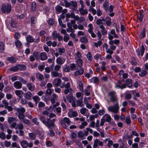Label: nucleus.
Returning <instances> with one entry per match:
<instances>
[{
  "label": "nucleus",
  "mask_w": 148,
  "mask_h": 148,
  "mask_svg": "<svg viewBox=\"0 0 148 148\" xmlns=\"http://www.w3.org/2000/svg\"><path fill=\"white\" fill-rule=\"evenodd\" d=\"M119 103L116 102L114 106H111L108 108V111L115 114H117L119 111Z\"/></svg>",
  "instance_id": "f257e3e1"
},
{
  "label": "nucleus",
  "mask_w": 148,
  "mask_h": 148,
  "mask_svg": "<svg viewBox=\"0 0 148 148\" xmlns=\"http://www.w3.org/2000/svg\"><path fill=\"white\" fill-rule=\"evenodd\" d=\"M61 125L63 127L64 129H67V126L66 124V123L68 125H69L73 123L69 118L65 117L61 120L60 121Z\"/></svg>",
  "instance_id": "f03ea898"
},
{
  "label": "nucleus",
  "mask_w": 148,
  "mask_h": 148,
  "mask_svg": "<svg viewBox=\"0 0 148 148\" xmlns=\"http://www.w3.org/2000/svg\"><path fill=\"white\" fill-rule=\"evenodd\" d=\"M1 10L3 13L10 12L11 10V5L10 4H7L6 5L5 4H3L1 8Z\"/></svg>",
  "instance_id": "7ed1b4c3"
},
{
  "label": "nucleus",
  "mask_w": 148,
  "mask_h": 148,
  "mask_svg": "<svg viewBox=\"0 0 148 148\" xmlns=\"http://www.w3.org/2000/svg\"><path fill=\"white\" fill-rule=\"evenodd\" d=\"M20 143L21 146L23 148H26L28 147L30 148H31L33 146V143L32 142H30L28 143L25 140H23L20 141Z\"/></svg>",
  "instance_id": "20e7f679"
},
{
  "label": "nucleus",
  "mask_w": 148,
  "mask_h": 148,
  "mask_svg": "<svg viewBox=\"0 0 148 148\" xmlns=\"http://www.w3.org/2000/svg\"><path fill=\"white\" fill-rule=\"evenodd\" d=\"M25 66L23 65H17L10 68V70L13 72L16 71L18 70H23L24 69Z\"/></svg>",
  "instance_id": "39448f33"
},
{
  "label": "nucleus",
  "mask_w": 148,
  "mask_h": 148,
  "mask_svg": "<svg viewBox=\"0 0 148 148\" xmlns=\"http://www.w3.org/2000/svg\"><path fill=\"white\" fill-rule=\"evenodd\" d=\"M98 145L100 146H103V143L100 141L99 139H96L94 141L93 148H97Z\"/></svg>",
  "instance_id": "423d86ee"
},
{
  "label": "nucleus",
  "mask_w": 148,
  "mask_h": 148,
  "mask_svg": "<svg viewBox=\"0 0 148 148\" xmlns=\"http://www.w3.org/2000/svg\"><path fill=\"white\" fill-rule=\"evenodd\" d=\"M108 95L110 97V99L112 102H114L117 101V99L115 92L114 91L110 92Z\"/></svg>",
  "instance_id": "0eeeda50"
},
{
  "label": "nucleus",
  "mask_w": 148,
  "mask_h": 148,
  "mask_svg": "<svg viewBox=\"0 0 148 148\" xmlns=\"http://www.w3.org/2000/svg\"><path fill=\"white\" fill-rule=\"evenodd\" d=\"M45 125L49 128H53L54 126V123H53L51 121V120L49 118L47 119V121Z\"/></svg>",
  "instance_id": "6e6552de"
},
{
  "label": "nucleus",
  "mask_w": 148,
  "mask_h": 148,
  "mask_svg": "<svg viewBox=\"0 0 148 148\" xmlns=\"http://www.w3.org/2000/svg\"><path fill=\"white\" fill-rule=\"evenodd\" d=\"M62 82V80L60 79L56 78L53 81L52 83L54 87H58L60 85Z\"/></svg>",
  "instance_id": "1a4fd4ad"
},
{
  "label": "nucleus",
  "mask_w": 148,
  "mask_h": 148,
  "mask_svg": "<svg viewBox=\"0 0 148 148\" xmlns=\"http://www.w3.org/2000/svg\"><path fill=\"white\" fill-rule=\"evenodd\" d=\"M51 76L53 77H61L62 76V75L61 73H59L58 71H53L51 72Z\"/></svg>",
  "instance_id": "9d476101"
},
{
  "label": "nucleus",
  "mask_w": 148,
  "mask_h": 148,
  "mask_svg": "<svg viewBox=\"0 0 148 148\" xmlns=\"http://www.w3.org/2000/svg\"><path fill=\"white\" fill-rule=\"evenodd\" d=\"M22 86V83L19 81H16L14 83V86L16 89L21 88Z\"/></svg>",
  "instance_id": "9b49d317"
},
{
  "label": "nucleus",
  "mask_w": 148,
  "mask_h": 148,
  "mask_svg": "<svg viewBox=\"0 0 148 148\" xmlns=\"http://www.w3.org/2000/svg\"><path fill=\"white\" fill-rule=\"evenodd\" d=\"M65 62V59L60 57H59L56 59V62L59 65L62 64Z\"/></svg>",
  "instance_id": "f8f14e48"
},
{
  "label": "nucleus",
  "mask_w": 148,
  "mask_h": 148,
  "mask_svg": "<svg viewBox=\"0 0 148 148\" xmlns=\"http://www.w3.org/2000/svg\"><path fill=\"white\" fill-rule=\"evenodd\" d=\"M27 86L29 90L33 91L35 88V85L31 83H29L27 84Z\"/></svg>",
  "instance_id": "ddd939ff"
},
{
  "label": "nucleus",
  "mask_w": 148,
  "mask_h": 148,
  "mask_svg": "<svg viewBox=\"0 0 148 148\" xmlns=\"http://www.w3.org/2000/svg\"><path fill=\"white\" fill-rule=\"evenodd\" d=\"M68 114L69 117H72L76 116L77 115V111L70 110L68 112Z\"/></svg>",
  "instance_id": "4468645a"
},
{
  "label": "nucleus",
  "mask_w": 148,
  "mask_h": 148,
  "mask_svg": "<svg viewBox=\"0 0 148 148\" xmlns=\"http://www.w3.org/2000/svg\"><path fill=\"white\" fill-rule=\"evenodd\" d=\"M80 14L82 15H85L88 14V11L86 9H84V8H80L79 10Z\"/></svg>",
  "instance_id": "2eb2a0df"
},
{
  "label": "nucleus",
  "mask_w": 148,
  "mask_h": 148,
  "mask_svg": "<svg viewBox=\"0 0 148 148\" xmlns=\"http://www.w3.org/2000/svg\"><path fill=\"white\" fill-rule=\"evenodd\" d=\"M32 96V93L30 92H28L25 93L24 97L26 99L30 100L31 99Z\"/></svg>",
  "instance_id": "dca6fc26"
},
{
  "label": "nucleus",
  "mask_w": 148,
  "mask_h": 148,
  "mask_svg": "<svg viewBox=\"0 0 148 148\" xmlns=\"http://www.w3.org/2000/svg\"><path fill=\"white\" fill-rule=\"evenodd\" d=\"M102 118L107 122L111 121V118L110 115L108 114H106L103 116Z\"/></svg>",
  "instance_id": "f3484780"
},
{
  "label": "nucleus",
  "mask_w": 148,
  "mask_h": 148,
  "mask_svg": "<svg viewBox=\"0 0 148 148\" xmlns=\"http://www.w3.org/2000/svg\"><path fill=\"white\" fill-rule=\"evenodd\" d=\"M23 92L21 90H16L15 91V93L18 97L19 99H21L22 97V95Z\"/></svg>",
  "instance_id": "a211bd4d"
},
{
  "label": "nucleus",
  "mask_w": 148,
  "mask_h": 148,
  "mask_svg": "<svg viewBox=\"0 0 148 148\" xmlns=\"http://www.w3.org/2000/svg\"><path fill=\"white\" fill-rule=\"evenodd\" d=\"M84 73V69L82 68L79 70L76 71L75 73V74L76 76L82 75Z\"/></svg>",
  "instance_id": "6ab92c4d"
},
{
  "label": "nucleus",
  "mask_w": 148,
  "mask_h": 148,
  "mask_svg": "<svg viewBox=\"0 0 148 148\" xmlns=\"http://www.w3.org/2000/svg\"><path fill=\"white\" fill-rule=\"evenodd\" d=\"M28 136L29 139L31 140H34L36 139V135L34 132L29 133Z\"/></svg>",
  "instance_id": "aec40b11"
},
{
  "label": "nucleus",
  "mask_w": 148,
  "mask_h": 148,
  "mask_svg": "<svg viewBox=\"0 0 148 148\" xmlns=\"http://www.w3.org/2000/svg\"><path fill=\"white\" fill-rule=\"evenodd\" d=\"M52 98L51 99V102L52 103H55L58 98V96L55 93L52 94Z\"/></svg>",
  "instance_id": "412c9836"
},
{
  "label": "nucleus",
  "mask_w": 148,
  "mask_h": 148,
  "mask_svg": "<svg viewBox=\"0 0 148 148\" xmlns=\"http://www.w3.org/2000/svg\"><path fill=\"white\" fill-rule=\"evenodd\" d=\"M91 87V86L88 85L86 88L84 90V92L85 94L87 96H89L90 94V88Z\"/></svg>",
  "instance_id": "4be33fe9"
},
{
  "label": "nucleus",
  "mask_w": 148,
  "mask_h": 148,
  "mask_svg": "<svg viewBox=\"0 0 148 148\" xmlns=\"http://www.w3.org/2000/svg\"><path fill=\"white\" fill-rule=\"evenodd\" d=\"M40 60H44L47 58V56L46 53L45 52L41 53L40 54Z\"/></svg>",
  "instance_id": "5701e85b"
},
{
  "label": "nucleus",
  "mask_w": 148,
  "mask_h": 148,
  "mask_svg": "<svg viewBox=\"0 0 148 148\" xmlns=\"http://www.w3.org/2000/svg\"><path fill=\"white\" fill-rule=\"evenodd\" d=\"M109 36L108 38L110 41L109 42V44L110 46L114 45L113 44H114V40H112V39L113 38V36L111 35L109 33L108 34Z\"/></svg>",
  "instance_id": "b1692460"
},
{
  "label": "nucleus",
  "mask_w": 148,
  "mask_h": 148,
  "mask_svg": "<svg viewBox=\"0 0 148 148\" xmlns=\"http://www.w3.org/2000/svg\"><path fill=\"white\" fill-rule=\"evenodd\" d=\"M144 50L145 49L143 47H142V49L141 50H137V54L138 55V56H139L140 55L141 56H143V55L144 52Z\"/></svg>",
  "instance_id": "393cba45"
},
{
  "label": "nucleus",
  "mask_w": 148,
  "mask_h": 148,
  "mask_svg": "<svg viewBox=\"0 0 148 148\" xmlns=\"http://www.w3.org/2000/svg\"><path fill=\"white\" fill-rule=\"evenodd\" d=\"M71 5L74 7V8H72V10L74 11H75L77 9V3L76 2L73 1H71Z\"/></svg>",
  "instance_id": "a878e982"
},
{
  "label": "nucleus",
  "mask_w": 148,
  "mask_h": 148,
  "mask_svg": "<svg viewBox=\"0 0 148 148\" xmlns=\"http://www.w3.org/2000/svg\"><path fill=\"white\" fill-rule=\"evenodd\" d=\"M26 40L27 42L31 43L34 42V39L30 35H28L26 38Z\"/></svg>",
  "instance_id": "bb28decb"
},
{
  "label": "nucleus",
  "mask_w": 148,
  "mask_h": 148,
  "mask_svg": "<svg viewBox=\"0 0 148 148\" xmlns=\"http://www.w3.org/2000/svg\"><path fill=\"white\" fill-rule=\"evenodd\" d=\"M126 85L129 88H131L132 86V81L131 80L129 79H127L125 81Z\"/></svg>",
  "instance_id": "cd10ccee"
},
{
  "label": "nucleus",
  "mask_w": 148,
  "mask_h": 148,
  "mask_svg": "<svg viewBox=\"0 0 148 148\" xmlns=\"http://www.w3.org/2000/svg\"><path fill=\"white\" fill-rule=\"evenodd\" d=\"M66 98L68 101L69 103H71L73 101H75V98L72 96L69 97L66 96Z\"/></svg>",
  "instance_id": "c85d7f7f"
},
{
  "label": "nucleus",
  "mask_w": 148,
  "mask_h": 148,
  "mask_svg": "<svg viewBox=\"0 0 148 148\" xmlns=\"http://www.w3.org/2000/svg\"><path fill=\"white\" fill-rule=\"evenodd\" d=\"M32 99L36 105L37 104L38 101L40 100V97L37 95H35L33 96L32 97Z\"/></svg>",
  "instance_id": "c756f323"
},
{
  "label": "nucleus",
  "mask_w": 148,
  "mask_h": 148,
  "mask_svg": "<svg viewBox=\"0 0 148 148\" xmlns=\"http://www.w3.org/2000/svg\"><path fill=\"white\" fill-rule=\"evenodd\" d=\"M7 60L11 63H14L16 62L15 58L13 57H8Z\"/></svg>",
  "instance_id": "7c9ffc66"
},
{
  "label": "nucleus",
  "mask_w": 148,
  "mask_h": 148,
  "mask_svg": "<svg viewBox=\"0 0 148 148\" xmlns=\"http://www.w3.org/2000/svg\"><path fill=\"white\" fill-rule=\"evenodd\" d=\"M39 119L45 125L46 123L47 119L43 116H39Z\"/></svg>",
  "instance_id": "2f4dec72"
},
{
  "label": "nucleus",
  "mask_w": 148,
  "mask_h": 148,
  "mask_svg": "<svg viewBox=\"0 0 148 148\" xmlns=\"http://www.w3.org/2000/svg\"><path fill=\"white\" fill-rule=\"evenodd\" d=\"M99 27L101 29V32L103 35L107 34V31L105 29V27L103 25H100Z\"/></svg>",
  "instance_id": "473e14b6"
},
{
  "label": "nucleus",
  "mask_w": 148,
  "mask_h": 148,
  "mask_svg": "<svg viewBox=\"0 0 148 148\" xmlns=\"http://www.w3.org/2000/svg\"><path fill=\"white\" fill-rule=\"evenodd\" d=\"M143 10H140L139 11V15H138V18L140 21H142L143 20Z\"/></svg>",
  "instance_id": "72a5a7b5"
},
{
  "label": "nucleus",
  "mask_w": 148,
  "mask_h": 148,
  "mask_svg": "<svg viewBox=\"0 0 148 148\" xmlns=\"http://www.w3.org/2000/svg\"><path fill=\"white\" fill-rule=\"evenodd\" d=\"M106 23L108 26L110 25L111 24V18L109 17H108L105 19Z\"/></svg>",
  "instance_id": "f704fd0d"
},
{
  "label": "nucleus",
  "mask_w": 148,
  "mask_h": 148,
  "mask_svg": "<svg viewBox=\"0 0 148 148\" xmlns=\"http://www.w3.org/2000/svg\"><path fill=\"white\" fill-rule=\"evenodd\" d=\"M103 47L105 48L106 49V52L107 53H111L112 51H111L109 48H108V45L106 43H104L103 45Z\"/></svg>",
  "instance_id": "c9c22d12"
},
{
  "label": "nucleus",
  "mask_w": 148,
  "mask_h": 148,
  "mask_svg": "<svg viewBox=\"0 0 148 148\" xmlns=\"http://www.w3.org/2000/svg\"><path fill=\"white\" fill-rule=\"evenodd\" d=\"M16 121V118L13 117H10L8 118V122L10 123H11Z\"/></svg>",
  "instance_id": "e433bc0d"
},
{
  "label": "nucleus",
  "mask_w": 148,
  "mask_h": 148,
  "mask_svg": "<svg viewBox=\"0 0 148 148\" xmlns=\"http://www.w3.org/2000/svg\"><path fill=\"white\" fill-rule=\"evenodd\" d=\"M109 5V3L107 1H106L103 4V6L106 10V11H108V7Z\"/></svg>",
  "instance_id": "4c0bfd02"
},
{
  "label": "nucleus",
  "mask_w": 148,
  "mask_h": 148,
  "mask_svg": "<svg viewBox=\"0 0 148 148\" xmlns=\"http://www.w3.org/2000/svg\"><path fill=\"white\" fill-rule=\"evenodd\" d=\"M16 110L18 113L23 114L25 111V108L23 107L18 108L16 109Z\"/></svg>",
  "instance_id": "58836bf2"
},
{
  "label": "nucleus",
  "mask_w": 148,
  "mask_h": 148,
  "mask_svg": "<svg viewBox=\"0 0 148 148\" xmlns=\"http://www.w3.org/2000/svg\"><path fill=\"white\" fill-rule=\"evenodd\" d=\"M91 82L95 84H98L99 83V79L98 77H94L91 79Z\"/></svg>",
  "instance_id": "ea45409f"
},
{
  "label": "nucleus",
  "mask_w": 148,
  "mask_h": 148,
  "mask_svg": "<svg viewBox=\"0 0 148 148\" xmlns=\"http://www.w3.org/2000/svg\"><path fill=\"white\" fill-rule=\"evenodd\" d=\"M56 12L58 13H59L61 12L62 10V8L59 5H57L55 8Z\"/></svg>",
  "instance_id": "a19ab883"
},
{
  "label": "nucleus",
  "mask_w": 148,
  "mask_h": 148,
  "mask_svg": "<svg viewBox=\"0 0 148 148\" xmlns=\"http://www.w3.org/2000/svg\"><path fill=\"white\" fill-rule=\"evenodd\" d=\"M93 74V72L92 70L90 69L89 70V73H87L85 75V77L88 78H89L90 77H91Z\"/></svg>",
  "instance_id": "79ce46f5"
},
{
  "label": "nucleus",
  "mask_w": 148,
  "mask_h": 148,
  "mask_svg": "<svg viewBox=\"0 0 148 148\" xmlns=\"http://www.w3.org/2000/svg\"><path fill=\"white\" fill-rule=\"evenodd\" d=\"M36 76L37 78H38L40 80H42L44 79L43 75L40 73H37L36 75Z\"/></svg>",
  "instance_id": "37998d69"
},
{
  "label": "nucleus",
  "mask_w": 148,
  "mask_h": 148,
  "mask_svg": "<svg viewBox=\"0 0 148 148\" xmlns=\"http://www.w3.org/2000/svg\"><path fill=\"white\" fill-rule=\"evenodd\" d=\"M87 125L88 123H87V122H83L82 123V124L79 126V127L80 129H82L84 128L85 126H87Z\"/></svg>",
  "instance_id": "c03bdc74"
},
{
  "label": "nucleus",
  "mask_w": 148,
  "mask_h": 148,
  "mask_svg": "<svg viewBox=\"0 0 148 148\" xmlns=\"http://www.w3.org/2000/svg\"><path fill=\"white\" fill-rule=\"evenodd\" d=\"M116 88H120L121 89H123L126 88V85L125 84H122V85H121L120 84H118L116 85Z\"/></svg>",
  "instance_id": "a18cd8bd"
},
{
  "label": "nucleus",
  "mask_w": 148,
  "mask_h": 148,
  "mask_svg": "<svg viewBox=\"0 0 148 148\" xmlns=\"http://www.w3.org/2000/svg\"><path fill=\"white\" fill-rule=\"evenodd\" d=\"M147 72L145 70H142L140 71L139 73V75L141 77H143L146 75Z\"/></svg>",
  "instance_id": "49530a36"
},
{
  "label": "nucleus",
  "mask_w": 148,
  "mask_h": 148,
  "mask_svg": "<svg viewBox=\"0 0 148 148\" xmlns=\"http://www.w3.org/2000/svg\"><path fill=\"white\" fill-rule=\"evenodd\" d=\"M89 11L91 12L93 15H95L97 12L96 10L91 6H90L89 8Z\"/></svg>",
  "instance_id": "de8ad7c7"
},
{
  "label": "nucleus",
  "mask_w": 148,
  "mask_h": 148,
  "mask_svg": "<svg viewBox=\"0 0 148 148\" xmlns=\"http://www.w3.org/2000/svg\"><path fill=\"white\" fill-rule=\"evenodd\" d=\"M110 34L113 35V37L115 38H118V36L116 33L114 29L111 30L110 32Z\"/></svg>",
  "instance_id": "09e8293b"
},
{
  "label": "nucleus",
  "mask_w": 148,
  "mask_h": 148,
  "mask_svg": "<svg viewBox=\"0 0 148 148\" xmlns=\"http://www.w3.org/2000/svg\"><path fill=\"white\" fill-rule=\"evenodd\" d=\"M5 49V44L2 42H0V50L3 51Z\"/></svg>",
  "instance_id": "8fccbe9b"
},
{
  "label": "nucleus",
  "mask_w": 148,
  "mask_h": 148,
  "mask_svg": "<svg viewBox=\"0 0 148 148\" xmlns=\"http://www.w3.org/2000/svg\"><path fill=\"white\" fill-rule=\"evenodd\" d=\"M77 63L79 67H81L82 66L83 61L80 59H78L77 61Z\"/></svg>",
  "instance_id": "3c124183"
},
{
  "label": "nucleus",
  "mask_w": 148,
  "mask_h": 148,
  "mask_svg": "<svg viewBox=\"0 0 148 148\" xmlns=\"http://www.w3.org/2000/svg\"><path fill=\"white\" fill-rule=\"evenodd\" d=\"M82 103V99L78 100L77 101V106H80V107H82L83 106Z\"/></svg>",
  "instance_id": "603ef678"
},
{
  "label": "nucleus",
  "mask_w": 148,
  "mask_h": 148,
  "mask_svg": "<svg viewBox=\"0 0 148 148\" xmlns=\"http://www.w3.org/2000/svg\"><path fill=\"white\" fill-rule=\"evenodd\" d=\"M65 50L64 48H59L58 49V51L60 55H62V54L65 52Z\"/></svg>",
  "instance_id": "864d4df0"
},
{
  "label": "nucleus",
  "mask_w": 148,
  "mask_h": 148,
  "mask_svg": "<svg viewBox=\"0 0 148 148\" xmlns=\"http://www.w3.org/2000/svg\"><path fill=\"white\" fill-rule=\"evenodd\" d=\"M88 32L91 34V36L93 38H95L96 37V36L95 34L93 33V29H88Z\"/></svg>",
  "instance_id": "5fc2aeb1"
},
{
  "label": "nucleus",
  "mask_w": 148,
  "mask_h": 148,
  "mask_svg": "<svg viewBox=\"0 0 148 148\" xmlns=\"http://www.w3.org/2000/svg\"><path fill=\"white\" fill-rule=\"evenodd\" d=\"M70 84L69 82H67L66 84L65 85V88H66L69 89L70 91L71 92H74V91L73 90V89L70 88Z\"/></svg>",
  "instance_id": "6e6d98bb"
},
{
  "label": "nucleus",
  "mask_w": 148,
  "mask_h": 148,
  "mask_svg": "<svg viewBox=\"0 0 148 148\" xmlns=\"http://www.w3.org/2000/svg\"><path fill=\"white\" fill-rule=\"evenodd\" d=\"M86 57L87 59L90 61H91L92 60V55L91 53L90 52H88L86 55Z\"/></svg>",
  "instance_id": "4d7b16f0"
},
{
  "label": "nucleus",
  "mask_w": 148,
  "mask_h": 148,
  "mask_svg": "<svg viewBox=\"0 0 148 148\" xmlns=\"http://www.w3.org/2000/svg\"><path fill=\"white\" fill-rule=\"evenodd\" d=\"M70 70L69 67L67 65H65L63 67V71L65 72H69Z\"/></svg>",
  "instance_id": "13d9d810"
},
{
  "label": "nucleus",
  "mask_w": 148,
  "mask_h": 148,
  "mask_svg": "<svg viewBox=\"0 0 148 148\" xmlns=\"http://www.w3.org/2000/svg\"><path fill=\"white\" fill-rule=\"evenodd\" d=\"M110 50L112 51L111 53H109V54H113V50H115L116 48V46L114 45L110 46Z\"/></svg>",
  "instance_id": "bf43d9fd"
},
{
  "label": "nucleus",
  "mask_w": 148,
  "mask_h": 148,
  "mask_svg": "<svg viewBox=\"0 0 148 148\" xmlns=\"http://www.w3.org/2000/svg\"><path fill=\"white\" fill-rule=\"evenodd\" d=\"M69 68L70 70L71 71H74L75 70L76 66L75 64L72 63L70 64Z\"/></svg>",
  "instance_id": "052dcab7"
},
{
  "label": "nucleus",
  "mask_w": 148,
  "mask_h": 148,
  "mask_svg": "<svg viewBox=\"0 0 148 148\" xmlns=\"http://www.w3.org/2000/svg\"><path fill=\"white\" fill-rule=\"evenodd\" d=\"M106 64V62L104 61L101 62V69L103 71H104L106 69V67H105Z\"/></svg>",
  "instance_id": "680f3d73"
},
{
  "label": "nucleus",
  "mask_w": 148,
  "mask_h": 148,
  "mask_svg": "<svg viewBox=\"0 0 148 148\" xmlns=\"http://www.w3.org/2000/svg\"><path fill=\"white\" fill-rule=\"evenodd\" d=\"M69 39V37L68 34L64 35V37L63 40L65 42H67Z\"/></svg>",
  "instance_id": "e2e57ef3"
},
{
  "label": "nucleus",
  "mask_w": 148,
  "mask_h": 148,
  "mask_svg": "<svg viewBox=\"0 0 148 148\" xmlns=\"http://www.w3.org/2000/svg\"><path fill=\"white\" fill-rule=\"evenodd\" d=\"M36 3L35 2H33L32 4L31 5V9L32 10L34 11L36 10Z\"/></svg>",
  "instance_id": "0e129e2a"
},
{
  "label": "nucleus",
  "mask_w": 148,
  "mask_h": 148,
  "mask_svg": "<svg viewBox=\"0 0 148 148\" xmlns=\"http://www.w3.org/2000/svg\"><path fill=\"white\" fill-rule=\"evenodd\" d=\"M79 90L80 91H83V85L82 82L79 81Z\"/></svg>",
  "instance_id": "69168bd1"
},
{
  "label": "nucleus",
  "mask_w": 148,
  "mask_h": 148,
  "mask_svg": "<svg viewBox=\"0 0 148 148\" xmlns=\"http://www.w3.org/2000/svg\"><path fill=\"white\" fill-rule=\"evenodd\" d=\"M61 68V66L59 65H56L54 67V70L55 71H60Z\"/></svg>",
  "instance_id": "338daca9"
},
{
  "label": "nucleus",
  "mask_w": 148,
  "mask_h": 148,
  "mask_svg": "<svg viewBox=\"0 0 148 148\" xmlns=\"http://www.w3.org/2000/svg\"><path fill=\"white\" fill-rule=\"evenodd\" d=\"M87 111H88V110L86 108H84L80 109V112L82 114L84 115L85 114Z\"/></svg>",
  "instance_id": "774afa93"
}]
</instances>
